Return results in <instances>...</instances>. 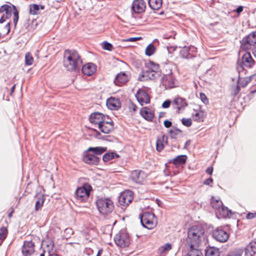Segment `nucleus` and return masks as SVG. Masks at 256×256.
Instances as JSON below:
<instances>
[{"label": "nucleus", "instance_id": "35", "mask_svg": "<svg viewBox=\"0 0 256 256\" xmlns=\"http://www.w3.org/2000/svg\"><path fill=\"white\" fill-rule=\"evenodd\" d=\"M120 156L114 152H108L106 153L102 157V160L104 162H107L111 160H112L116 158H119Z\"/></svg>", "mask_w": 256, "mask_h": 256}, {"label": "nucleus", "instance_id": "34", "mask_svg": "<svg viewBox=\"0 0 256 256\" xmlns=\"http://www.w3.org/2000/svg\"><path fill=\"white\" fill-rule=\"evenodd\" d=\"M100 130L104 134H108L113 129V126L106 125L104 122L98 126Z\"/></svg>", "mask_w": 256, "mask_h": 256}, {"label": "nucleus", "instance_id": "61", "mask_svg": "<svg viewBox=\"0 0 256 256\" xmlns=\"http://www.w3.org/2000/svg\"><path fill=\"white\" fill-rule=\"evenodd\" d=\"M140 38H141L140 37L130 38L127 39L126 40V42H134V41L136 40H137L140 39Z\"/></svg>", "mask_w": 256, "mask_h": 256}, {"label": "nucleus", "instance_id": "53", "mask_svg": "<svg viewBox=\"0 0 256 256\" xmlns=\"http://www.w3.org/2000/svg\"><path fill=\"white\" fill-rule=\"evenodd\" d=\"M171 104H172V102L170 100H167L162 103V107L164 108H166L170 107Z\"/></svg>", "mask_w": 256, "mask_h": 256}, {"label": "nucleus", "instance_id": "56", "mask_svg": "<svg viewBox=\"0 0 256 256\" xmlns=\"http://www.w3.org/2000/svg\"><path fill=\"white\" fill-rule=\"evenodd\" d=\"M164 124L166 128H169L172 126V122L168 120H166L164 121Z\"/></svg>", "mask_w": 256, "mask_h": 256}, {"label": "nucleus", "instance_id": "63", "mask_svg": "<svg viewBox=\"0 0 256 256\" xmlns=\"http://www.w3.org/2000/svg\"><path fill=\"white\" fill-rule=\"evenodd\" d=\"M240 86L238 85H238L236 86V90H235V94H234V95L236 96L237 94L239 92L240 90Z\"/></svg>", "mask_w": 256, "mask_h": 256}, {"label": "nucleus", "instance_id": "27", "mask_svg": "<svg viewBox=\"0 0 256 256\" xmlns=\"http://www.w3.org/2000/svg\"><path fill=\"white\" fill-rule=\"evenodd\" d=\"M168 144V137L165 135H163L162 137L158 138L156 142V149L160 152L164 148V144Z\"/></svg>", "mask_w": 256, "mask_h": 256}, {"label": "nucleus", "instance_id": "15", "mask_svg": "<svg viewBox=\"0 0 256 256\" xmlns=\"http://www.w3.org/2000/svg\"><path fill=\"white\" fill-rule=\"evenodd\" d=\"M100 158L93 154L91 152H87V150L84 152L83 160L85 163L92 165H97L99 163Z\"/></svg>", "mask_w": 256, "mask_h": 256}, {"label": "nucleus", "instance_id": "16", "mask_svg": "<svg viewBox=\"0 0 256 256\" xmlns=\"http://www.w3.org/2000/svg\"><path fill=\"white\" fill-rule=\"evenodd\" d=\"M5 12V14H3L0 18V23L2 24L6 20L10 18L12 14V8L8 4H4L0 7V14Z\"/></svg>", "mask_w": 256, "mask_h": 256}, {"label": "nucleus", "instance_id": "48", "mask_svg": "<svg viewBox=\"0 0 256 256\" xmlns=\"http://www.w3.org/2000/svg\"><path fill=\"white\" fill-rule=\"evenodd\" d=\"M102 48L105 50H108V51H112L113 48L112 45L106 41H104L102 44Z\"/></svg>", "mask_w": 256, "mask_h": 256}, {"label": "nucleus", "instance_id": "46", "mask_svg": "<svg viewBox=\"0 0 256 256\" xmlns=\"http://www.w3.org/2000/svg\"><path fill=\"white\" fill-rule=\"evenodd\" d=\"M12 8H13L14 10L13 21H14V27L16 28V26L17 23L18 22V18H19L18 14H19V12H18V11L16 10V6H12Z\"/></svg>", "mask_w": 256, "mask_h": 256}, {"label": "nucleus", "instance_id": "1", "mask_svg": "<svg viewBox=\"0 0 256 256\" xmlns=\"http://www.w3.org/2000/svg\"><path fill=\"white\" fill-rule=\"evenodd\" d=\"M205 230L200 224L194 225L190 227L187 232V238L185 245L188 248H198L204 238Z\"/></svg>", "mask_w": 256, "mask_h": 256}, {"label": "nucleus", "instance_id": "22", "mask_svg": "<svg viewBox=\"0 0 256 256\" xmlns=\"http://www.w3.org/2000/svg\"><path fill=\"white\" fill-rule=\"evenodd\" d=\"M130 177L132 180L137 184H142L144 180V172L139 170L132 171Z\"/></svg>", "mask_w": 256, "mask_h": 256}, {"label": "nucleus", "instance_id": "55", "mask_svg": "<svg viewBox=\"0 0 256 256\" xmlns=\"http://www.w3.org/2000/svg\"><path fill=\"white\" fill-rule=\"evenodd\" d=\"M65 234H66V236L69 238L70 236L73 234V231L72 228H67L64 230Z\"/></svg>", "mask_w": 256, "mask_h": 256}, {"label": "nucleus", "instance_id": "24", "mask_svg": "<svg viewBox=\"0 0 256 256\" xmlns=\"http://www.w3.org/2000/svg\"><path fill=\"white\" fill-rule=\"evenodd\" d=\"M96 70V66L92 63H88L82 68V71L84 74L90 76L93 74Z\"/></svg>", "mask_w": 256, "mask_h": 256}, {"label": "nucleus", "instance_id": "25", "mask_svg": "<svg viewBox=\"0 0 256 256\" xmlns=\"http://www.w3.org/2000/svg\"><path fill=\"white\" fill-rule=\"evenodd\" d=\"M128 79V76L124 72H121L116 76L114 82L116 86H120L127 82Z\"/></svg>", "mask_w": 256, "mask_h": 256}, {"label": "nucleus", "instance_id": "8", "mask_svg": "<svg viewBox=\"0 0 256 256\" xmlns=\"http://www.w3.org/2000/svg\"><path fill=\"white\" fill-rule=\"evenodd\" d=\"M114 240L116 244L122 248L128 246L130 243L129 235L124 230H121L116 234Z\"/></svg>", "mask_w": 256, "mask_h": 256}, {"label": "nucleus", "instance_id": "21", "mask_svg": "<svg viewBox=\"0 0 256 256\" xmlns=\"http://www.w3.org/2000/svg\"><path fill=\"white\" fill-rule=\"evenodd\" d=\"M212 205L214 208L219 210L221 209L224 215L229 216L232 214V212L227 207L222 206L221 200H216L215 202H212Z\"/></svg>", "mask_w": 256, "mask_h": 256}, {"label": "nucleus", "instance_id": "3", "mask_svg": "<svg viewBox=\"0 0 256 256\" xmlns=\"http://www.w3.org/2000/svg\"><path fill=\"white\" fill-rule=\"evenodd\" d=\"M255 61L253 59L250 52H245L242 58L237 62L236 69L239 74L244 72L245 68H251L255 64Z\"/></svg>", "mask_w": 256, "mask_h": 256}, {"label": "nucleus", "instance_id": "62", "mask_svg": "<svg viewBox=\"0 0 256 256\" xmlns=\"http://www.w3.org/2000/svg\"><path fill=\"white\" fill-rule=\"evenodd\" d=\"M104 123L106 125H112L114 126V122L112 120L110 121H106V116H104Z\"/></svg>", "mask_w": 256, "mask_h": 256}, {"label": "nucleus", "instance_id": "30", "mask_svg": "<svg viewBox=\"0 0 256 256\" xmlns=\"http://www.w3.org/2000/svg\"><path fill=\"white\" fill-rule=\"evenodd\" d=\"M205 256H220L219 249L214 246L207 247L205 250Z\"/></svg>", "mask_w": 256, "mask_h": 256}, {"label": "nucleus", "instance_id": "6", "mask_svg": "<svg viewBox=\"0 0 256 256\" xmlns=\"http://www.w3.org/2000/svg\"><path fill=\"white\" fill-rule=\"evenodd\" d=\"M139 218L142 225L145 228L151 230L156 225V220L155 215L150 212H144L140 214Z\"/></svg>", "mask_w": 256, "mask_h": 256}, {"label": "nucleus", "instance_id": "44", "mask_svg": "<svg viewBox=\"0 0 256 256\" xmlns=\"http://www.w3.org/2000/svg\"><path fill=\"white\" fill-rule=\"evenodd\" d=\"M10 23H8L2 30H0V32L2 33V36L4 37L6 36L10 32Z\"/></svg>", "mask_w": 256, "mask_h": 256}, {"label": "nucleus", "instance_id": "42", "mask_svg": "<svg viewBox=\"0 0 256 256\" xmlns=\"http://www.w3.org/2000/svg\"><path fill=\"white\" fill-rule=\"evenodd\" d=\"M251 80V76L249 77H246L244 78H240L239 77V80L238 82V85H240V86L242 88H244L248 84L250 81Z\"/></svg>", "mask_w": 256, "mask_h": 256}, {"label": "nucleus", "instance_id": "23", "mask_svg": "<svg viewBox=\"0 0 256 256\" xmlns=\"http://www.w3.org/2000/svg\"><path fill=\"white\" fill-rule=\"evenodd\" d=\"M245 256H254L256 252V242H250L244 248Z\"/></svg>", "mask_w": 256, "mask_h": 256}, {"label": "nucleus", "instance_id": "7", "mask_svg": "<svg viewBox=\"0 0 256 256\" xmlns=\"http://www.w3.org/2000/svg\"><path fill=\"white\" fill-rule=\"evenodd\" d=\"M256 44V31L253 32L248 36L243 38L240 41V48L242 50H250L252 46Z\"/></svg>", "mask_w": 256, "mask_h": 256}, {"label": "nucleus", "instance_id": "60", "mask_svg": "<svg viewBox=\"0 0 256 256\" xmlns=\"http://www.w3.org/2000/svg\"><path fill=\"white\" fill-rule=\"evenodd\" d=\"M244 8L242 6H238L236 10V12L239 14L240 13H241L243 10Z\"/></svg>", "mask_w": 256, "mask_h": 256}, {"label": "nucleus", "instance_id": "38", "mask_svg": "<svg viewBox=\"0 0 256 256\" xmlns=\"http://www.w3.org/2000/svg\"><path fill=\"white\" fill-rule=\"evenodd\" d=\"M198 248H190V250L186 256H203L202 252Z\"/></svg>", "mask_w": 256, "mask_h": 256}, {"label": "nucleus", "instance_id": "11", "mask_svg": "<svg viewBox=\"0 0 256 256\" xmlns=\"http://www.w3.org/2000/svg\"><path fill=\"white\" fill-rule=\"evenodd\" d=\"M212 235L215 240L220 242H226L229 237L228 232L220 228H218L214 230L212 233Z\"/></svg>", "mask_w": 256, "mask_h": 256}, {"label": "nucleus", "instance_id": "47", "mask_svg": "<svg viewBox=\"0 0 256 256\" xmlns=\"http://www.w3.org/2000/svg\"><path fill=\"white\" fill-rule=\"evenodd\" d=\"M8 230L6 227H2L0 228V240L3 241L6 237Z\"/></svg>", "mask_w": 256, "mask_h": 256}, {"label": "nucleus", "instance_id": "50", "mask_svg": "<svg viewBox=\"0 0 256 256\" xmlns=\"http://www.w3.org/2000/svg\"><path fill=\"white\" fill-rule=\"evenodd\" d=\"M181 122L182 124L186 126V127H190L192 124V120L191 118H182L181 120Z\"/></svg>", "mask_w": 256, "mask_h": 256}, {"label": "nucleus", "instance_id": "41", "mask_svg": "<svg viewBox=\"0 0 256 256\" xmlns=\"http://www.w3.org/2000/svg\"><path fill=\"white\" fill-rule=\"evenodd\" d=\"M156 48L154 45L151 43L149 44L146 48L145 54L148 56H152L156 52Z\"/></svg>", "mask_w": 256, "mask_h": 256}, {"label": "nucleus", "instance_id": "17", "mask_svg": "<svg viewBox=\"0 0 256 256\" xmlns=\"http://www.w3.org/2000/svg\"><path fill=\"white\" fill-rule=\"evenodd\" d=\"M146 7L144 0H134L132 4V9L136 13L140 14L143 12Z\"/></svg>", "mask_w": 256, "mask_h": 256}, {"label": "nucleus", "instance_id": "12", "mask_svg": "<svg viewBox=\"0 0 256 256\" xmlns=\"http://www.w3.org/2000/svg\"><path fill=\"white\" fill-rule=\"evenodd\" d=\"M187 106L188 104L186 100L180 97L175 98L172 104V106L176 114H178L184 110Z\"/></svg>", "mask_w": 256, "mask_h": 256}, {"label": "nucleus", "instance_id": "64", "mask_svg": "<svg viewBox=\"0 0 256 256\" xmlns=\"http://www.w3.org/2000/svg\"><path fill=\"white\" fill-rule=\"evenodd\" d=\"M227 256H240V255L238 254L231 253V254H228Z\"/></svg>", "mask_w": 256, "mask_h": 256}, {"label": "nucleus", "instance_id": "54", "mask_svg": "<svg viewBox=\"0 0 256 256\" xmlns=\"http://www.w3.org/2000/svg\"><path fill=\"white\" fill-rule=\"evenodd\" d=\"M128 108L130 110H132L133 112H135L137 110L138 107L136 104H134L132 102H130L129 104Z\"/></svg>", "mask_w": 256, "mask_h": 256}, {"label": "nucleus", "instance_id": "52", "mask_svg": "<svg viewBox=\"0 0 256 256\" xmlns=\"http://www.w3.org/2000/svg\"><path fill=\"white\" fill-rule=\"evenodd\" d=\"M200 96V100L204 104H208V100L204 94L201 92Z\"/></svg>", "mask_w": 256, "mask_h": 256}, {"label": "nucleus", "instance_id": "40", "mask_svg": "<svg viewBox=\"0 0 256 256\" xmlns=\"http://www.w3.org/2000/svg\"><path fill=\"white\" fill-rule=\"evenodd\" d=\"M42 244L46 246L48 248V251L50 254V251L52 250L54 247V243L51 239L48 238L42 241Z\"/></svg>", "mask_w": 256, "mask_h": 256}, {"label": "nucleus", "instance_id": "2", "mask_svg": "<svg viewBox=\"0 0 256 256\" xmlns=\"http://www.w3.org/2000/svg\"><path fill=\"white\" fill-rule=\"evenodd\" d=\"M64 66L67 70L78 71L82 66V60L78 52L74 50H66L64 55Z\"/></svg>", "mask_w": 256, "mask_h": 256}, {"label": "nucleus", "instance_id": "4", "mask_svg": "<svg viewBox=\"0 0 256 256\" xmlns=\"http://www.w3.org/2000/svg\"><path fill=\"white\" fill-rule=\"evenodd\" d=\"M92 188L88 183H84L82 186L78 188L75 191L74 200L76 202H86L90 195Z\"/></svg>", "mask_w": 256, "mask_h": 256}, {"label": "nucleus", "instance_id": "58", "mask_svg": "<svg viewBox=\"0 0 256 256\" xmlns=\"http://www.w3.org/2000/svg\"><path fill=\"white\" fill-rule=\"evenodd\" d=\"M256 216V213L248 212L246 216V218L248 220L252 219L255 218Z\"/></svg>", "mask_w": 256, "mask_h": 256}, {"label": "nucleus", "instance_id": "19", "mask_svg": "<svg viewBox=\"0 0 256 256\" xmlns=\"http://www.w3.org/2000/svg\"><path fill=\"white\" fill-rule=\"evenodd\" d=\"M106 104L108 108L111 110H118L121 107V102L118 98H108Z\"/></svg>", "mask_w": 256, "mask_h": 256}, {"label": "nucleus", "instance_id": "57", "mask_svg": "<svg viewBox=\"0 0 256 256\" xmlns=\"http://www.w3.org/2000/svg\"><path fill=\"white\" fill-rule=\"evenodd\" d=\"M213 182V180L212 178H209L207 179H206L204 182V184L205 185L210 186H212L211 184H212Z\"/></svg>", "mask_w": 256, "mask_h": 256}, {"label": "nucleus", "instance_id": "14", "mask_svg": "<svg viewBox=\"0 0 256 256\" xmlns=\"http://www.w3.org/2000/svg\"><path fill=\"white\" fill-rule=\"evenodd\" d=\"M138 102L141 106L148 104L150 102V97L148 94L144 90L139 89L136 94Z\"/></svg>", "mask_w": 256, "mask_h": 256}, {"label": "nucleus", "instance_id": "13", "mask_svg": "<svg viewBox=\"0 0 256 256\" xmlns=\"http://www.w3.org/2000/svg\"><path fill=\"white\" fill-rule=\"evenodd\" d=\"M34 243L32 240H25L22 246V253L24 256H31L34 252Z\"/></svg>", "mask_w": 256, "mask_h": 256}, {"label": "nucleus", "instance_id": "49", "mask_svg": "<svg viewBox=\"0 0 256 256\" xmlns=\"http://www.w3.org/2000/svg\"><path fill=\"white\" fill-rule=\"evenodd\" d=\"M189 48L190 53L192 58H193L196 56L197 48L194 46H188Z\"/></svg>", "mask_w": 256, "mask_h": 256}, {"label": "nucleus", "instance_id": "43", "mask_svg": "<svg viewBox=\"0 0 256 256\" xmlns=\"http://www.w3.org/2000/svg\"><path fill=\"white\" fill-rule=\"evenodd\" d=\"M172 248V244L170 243H167L164 246H161L158 248V252L162 254L167 252H168Z\"/></svg>", "mask_w": 256, "mask_h": 256}, {"label": "nucleus", "instance_id": "59", "mask_svg": "<svg viewBox=\"0 0 256 256\" xmlns=\"http://www.w3.org/2000/svg\"><path fill=\"white\" fill-rule=\"evenodd\" d=\"M206 172L210 174V175H212V172H213V168L212 166H210V167H208L206 170Z\"/></svg>", "mask_w": 256, "mask_h": 256}, {"label": "nucleus", "instance_id": "51", "mask_svg": "<svg viewBox=\"0 0 256 256\" xmlns=\"http://www.w3.org/2000/svg\"><path fill=\"white\" fill-rule=\"evenodd\" d=\"M150 64L151 66L150 70H152L154 72H156L158 70L159 65L158 64H156L154 62L152 61L150 62Z\"/></svg>", "mask_w": 256, "mask_h": 256}, {"label": "nucleus", "instance_id": "37", "mask_svg": "<svg viewBox=\"0 0 256 256\" xmlns=\"http://www.w3.org/2000/svg\"><path fill=\"white\" fill-rule=\"evenodd\" d=\"M180 57L186 59H192L188 46L184 47L180 51Z\"/></svg>", "mask_w": 256, "mask_h": 256}, {"label": "nucleus", "instance_id": "10", "mask_svg": "<svg viewBox=\"0 0 256 256\" xmlns=\"http://www.w3.org/2000/svg\"><path fill=\"white\" fill-rule=\"evenodd\" d=\"M162 82L166 89L174 88L178 86V83L172 74L164 75Z\"/></svg>", "mask_w": 256, "mask_h": 256}, {"label": "nucleus", "instance_id": "45", "mask_svg": "<svg viewBox=\"0 0 256 256\" xmlns=\"http://www.w3.org/2000/svg\"><path fill=\"white\" fill-rule=\"evenodd\" d=\"M33 61L34 58L31 55V54L29 52L26 53L25 56L26 64L28 66L32 65L33 63Z\"/></svg>", "mask_w": 256, "mask_h": 256}, {"label": "nucleus", "instance_id": "29", "mask_svg": "<svg viewBox=\"0 0 256 256\" xmlns=\"http://www.w3.org/2000/svg\"><path fill=\"white\" fill-rule=\"evenodd\" d=\"M187 158L188 157L186 155H180L173 158L172 162L176 166L182 165L186 162Z\"/></svg>", "mask_w": 256, "mask_h": 256}, {"label": "nucleus", "instance_id": "28", "mask_svg": "<svg viewBox=\"0 0 256 256\" xmlns=\"http://www.w3.org/2000/svg\"><path fill=\"white\" fill-rule=\"evenodd\" d=\"M106 149V147L102 146L90 147L87 150V152H91L94 155L98 156L105 152Z\"/></svg>", "mask_w": 256, "mask_h": 256}, {"label": "nucleus", "instance_id": "36", "mask_svg": "<svg viewBox=\"0 0 256 256\" xmlns=\"http://www.w3.org/2000/svg\"><path fill=\"white\" fill-rule=\"evenodd\" d=\"M45 198L44 195L40 194L37 196V200L35 204V210L36 211L40 210L43 206Z\"/></svg>", "mask_w": 256, "mask_h": 256}, {"label": "nucleus", "instance_id": "31", "mask_svg": "<svg viewBox=\"0 0 256 256\" xmlns=\"http://www.w3.org/2000/svg\"><path fill=\"white\" fill-rule=\"evenodd\" d=\"M150 7L154 10H158L162 5V0H148Z\"/></svg>", "mask_w": 256, "mask_h": 256}, {"label": "nucleus", "instance_id": "18", "mask_svg": "<svg viewBox=\"0 0 256 256\" xmlns=\"http://www.w3.org/2000/svg\"><path fill=\"white\" fill-rule=\"evenodd\" d=\"M104 115L102 113L95 112L92 114L90 116V121L92 124H98V126L103 122Z\"/></svg>", "mask_w": 256, "mask_h": 256}, {"label": "nucleus", "instance_id": "9", "mask_svg": "<svg viewBox=\"0 0 256 256\" xmlns=\"http://www.w3.org/2000/svg\"><path fill=\"white\" fill-rule=\"evenodd\" d=\"M133 198L132 192L126 190L122 192L118 196V203L122 206H127L132 202Z\"/></svg>", "mask_w": 256, "mask_h": 256}, {"label": "nucleus", "instance_id": "20", "mask_svg": "<svg viewBox=\"0 0 256 256\" xmlns=\"http://www.w3.org/2000/svg\"><path fill=\"white\" fill-rule=\"evenodd\" d=\"M140 116L145 120L152 122L154 118V112L148 107H143L140 112Z\"/></svg>", "mask_w": 256, "mask_h": 256}, {"label": "nucleus", "instance_id": "5", "mask_svg": "<svg viewBox=\"0 0 256 256\" xmlns=\"http://www.w3.org/2000/svg\"><path fill=\"white\" fill-rule=\"evenodd\" d=\"M96 204L100 213L104 216L112 212L114 208L113 202L108 198H98Z\"/></svg>", "mask_w": 256, "mask_h": 256}, {"label": "nucleus", "instance_id": "26", "mask_svg": "<svg viewBox=\"0 0 256 256\" xmlns=\"http://www.w3.org/2000/svg\"><path fill=\"white\" fill-rule=\"evenodd\" d=\"M154 72L149 69L146 71H144L140 74L138 76V80L141 81H144L148 78L154 79L156 78V74Z\"/></svg>", "mask_w": 256, "mask_h": 256}, {"label": "nucleus", "instance_id": "32", "mask_svg": "<svg viewBox=\"0 0 256 256\" xmlns=\"http://www.w3.org/2000/svg\"><path fill=\"white\" fill-rule=\"evenodd\" d=\"M170 137L172 139H177L182 134V131L176 128H174L168 132Z\"/></svg>", "mask_w": 256, "mask_h": 256}, {"label": "nucleus", "instance_id": "39", "mask_svg": "<svg viewBox=\"0 0 256 256\" xmlns=\"http://www.w3.org/2000/svg\"><path fill=\"white\" fill-rule=\"evenodd\" d=\"M29 13L32 15H35L40 14V5L37 4L30 5Z\"/></svg>", "mask_w": 256, "mask_h": 256}, {"label": "nucleus", "instance_id": "33", "mask_svg": "<svg viewBox=\"0 0 256 256\" xmlns=\"http://www.w3.org/2000/svg\"><path fill=\"white\" fill-rule=\"evenodd\" d=\"M194 120L196 122H202L204 121L205 116L204 112L201 110L196 111L194 114H193Z\"/></svg>", "mask_w": 256, "mask_h": 256}]
</instances>
